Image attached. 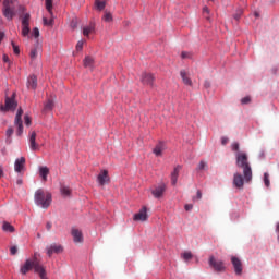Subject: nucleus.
Instances as JSON below:
<instances>
[{
	"mask_svg": "<svg viewBox=\"0 0 279 279\" xmlns=\"http://www.w3.org/2000/svg\"><path fill=\"white\" fill-rule=\"evenodd\" d=\"M236 166L240 169H243V175L245 182H252V167L250 166V161H247V154L238 153L236 154Z\"/></svg>",
	"mask_w": 279,
	"mask_h": 279,
	"instance_id": "obj_1",
	"label": "nucleus"
},
{
	"mask_svg": "<svg viewBox=\"0 0 279 279\" xmlns=\"http://www.w3.org/2000/svg\"><path fill=\"white\" fill-rule=\"evenodd\" d=\"M35 204L40 206V208H49L51 206V193L45 192L43 190H37L35 192Z\"/></svg>",
	"mask_w": 279,
	"mask_h": 279,
	"instance_id": "obj_2",
	"label": "nucleus"
},
{
	"mask_svg": "<svg viewBox=\"0 0 279 279\" xmlns=\"http://www.w3.org/2000/svg\"><path fill=\"white\" fill-rule=\"evenodd\" d=\"M2 14L7 21H12L16 16V0H4Z\"/></svg>",
	"mask_w": 279,
	"mask_h": 279,
	"instance_id": "obj_3",
	"label": "nucleus"
},
{
	"mask_svg": "<svg viewBox=\"0 0 279 279\" xmlns=\"http://www.w3.org/2000/svg\"><path fill=\"white\" fill-rule=\"evenodd\" d=\"M38 257H40V254L36 252L31 259L35 264V274H38L40 279H49L47 278V270L45 269V266L40 264V259H38Z\"/></svg>",
	"mask_w": 279,
	"mask_h": 279,
	"instance_id": "obj_4",
	"label": "nucleus"
},
{
	"mask_svg": "<svg viewBox=\"0 0 279 279\" xmlns=\"http://www.w3.org/2000/svg\"><path fill=\"white\" fill-rule=\"evenodd\" d=\"M209 267H213L214 271H217L218 274H221L226 271V265H223V262L215 258V256H210L208 259Z\"/></svg>",
	"mask_w": 279,
	"mask_h": 279,
	"instance_id": "obj_5",
	"label": "nucleus"
},
{
	"mask_svg": "<svg viewBox=\"0 0 279 279\" xmlns=\"http://www.w3.org/2000/svg\"><path fill=\"white\" fill-rule=\"evenodd\" d=\"M16 100L14 99V94L13 96L10 98V97H7L5 98V106L1 105L0 106V110L1 112H8L10 110H16Z\"/></svg>",
	"mask_w": 279,
	"mask_h": 279,
	"instance_id": "obj_6",
	"label": "nucleus"
},
{
	"mask_svg": "<svg viewBox=\"0 0 279 279\" xmlns=\"http://www.w3.org/2000/svg\"><path fill=\"white\" fill-rule=\"evenodd\" d=\"M29 19L31 15L29 13H25L24 15H22V36H29Z\"/></svg>",
	"mask_w": 279,
	"mask_h": 279,
	"instance_id": "obj_7",
	"label": "nucleus"
},
{
	"mask_svg": "<svg viewBox=\"0 0 279 279\" xmlns=\"http://www.w3.org/2000/svg\"><path fill=\"white\" fill-rule=\"evenodd\" d=\"M14 125L17 126V135L21 136L23 134V109L20 108L15 116Z\"/></svg>",
	"mask_w": 279,
	"mask_h": 279,
	"instance_id": "obj_8",
	"label": "nucleus"
},
{
	"mask_svg": "<svg viewBox=\"0 0 279 279\" xmlns=\"http://www.w3.org/2000/svg\"><path fill=\"white\" fill-rule=\"evenodd\" d=\"M47 255L51 258L53 254H62L64 252V248L60 244H51L46 247Z\"/></svg>",
	"mask_w": 279,
	"mask_h": 279,
	"instance_id": "obj_9",
	"label": "nucleus"
},
{
	"mask_svg": "<svg viewBox=\"0 0 279 279\" xmlns=\"http://www.w3.org/2000/svg\"><path fill=\"white\" fill-rule=\"evenodd\" d=\"M231 263L233 265L235 275L241 276V274H243V263L241 262V259H239V257L236 256H232Z\"/></svg>",
	"mask_w": 279,
	"mask_h": 279,
	"instance_id": "obj_10",
	"label": "nucleus"
},
{
	"mask_svg": "<svg viewBox=\"0 0 279 279\" xmlns=\"http://www.w3.org/2000/svg\"><path fill=\"white\" fill-rule=\"evenodd\" d=\"M36 271V264L32 262V259H26L24 265H22L20 271L23 276H25L28 271Z\"/></svg>",
	"mask_w": 279,
	"mask_h": 279,
	"instance_id": "obj_11",
	"label": "nucleus"
},
{
	"mask_svg": "<svg viewBox=\"0 0 279 279\" xmlns=\"http://www.w3.org/2000/svg\"><path fill=\"white\" fill-rule=\"evenodd\" d=\"M155 80L156 78L154 77V74L147 73V72L143 73L141 77L142 84H144L145 86H151V87L154 86Z\"/></svg>",
	"mask_w": 279,
	"mask_h": 279,
	"instance_id": "obj_12",
	"label": "nucleus"
},
{
	"mask_svg": "<svg viewBox=\"0 0 279 279\" xmlns=\"http://www.w3.org/2000/svg\"><path fill=\"white\" fill-rule=\"evenodd\" d=\"M245 184V180L243 179V175L241 173H234L233 174V185L235 189H243Z\"/></svg>",
	"mask_w": 279,
	"mask_h": 279,
	"instance_id": "obj_13",
	"label": "nucleus"
},
{
	"mask_svg": "<svg viewBox=\"0 0 279 279\" xmlns=\"http://www.w3.org/2000/svg\"><path fill=\"white\" fill-rule=\"evenodd\" d=\"M165 191H167V185L160 184L151 191V195L159 199V197H162V195H165Z\"/></svg>",
	"mask_w": 279,
	"mask_h": 279,
	"instance_id": "obj_14",
	"label": "nucleus"
},
{
	"mask_svg": "<svg viewBox=\"0 0 279 279\" xmlns=\"http://www.w3.org/2000/svg\"><path fill=\"white\" fill-rule=\"evenodd\" d=\"M180 171H182V166L178 165L177 167H174V169L171 173L172 186H175L178 184V178L180 177Z\"/></svg>",
	"mask_w": 279,
	"mask_h": 279,
	"instance_id": "obj_15",
	"label": "nucleus"
},
{
	"mask_svg": "<svg viewBox=\"0 0 279 279\" xmlns=\"http://www.w3.org/2000/svg\"><path fill=\"white\" fill-rule=\"evenodd\" d=\"M29 147L32 151H38L40 149V146L36 143V132L33 131L29 134Z\"/></svg>",
	"mask_w": 279,
	"mask_h": 279,
	"instance_id": "obj_16",
	"label": "nucleus"
},
{
	"mask_svg": "<svg viewBox=\"0 0 279 279\" xmlns=\"http://www.w3.org/2000/svg\"><path fill=\"white\" fill-rule=\"evenodd\" d=\"M25 169V157L17 158L14 163V171L21 173Z\"/></svg>",
	"mask_w": 279,
	"mask_h": 279,
	"instance_id": "obj_17",
	"label": "nucleus"
},
{
	"mask_svg": "<svg viewBox=\"0 0 279 279\" xmlns=\"http://www.w3.org/2000/svg\"><path fill=\"white\" fill-rule=\"evenodd\" d=\"M134 221H147V207H143L140 213L134 215Z\"/></svg>",
	"mask_w": 279,
	"mask_h": 279,
	"instance_id": "obj_18",
	"label": "nucleus"
},
{
	"mask_svg": "<svg viewBox=\"0 0 279 279\" xmlns=\"http://www.w3.org/2000/svg\"><path fill=\"white\" fill-rule=\"evenodd\" d=\"M71 234L73 236L74 243H83L84 235L82 234V232L78 229H76V228L72 229Z\"/></svg>",
	"mask_w": 279,
	"mask_h": 279,
	"instance_id": "obj_19",
	"label": "nucleus"
},
{
	"mask_svg": "<svg viewBox=\"0 0 279 279\" xmlns=\"http://www.w3.org/2000/svg\"><path fill=\"white\" fill-rule=\"evenodd\" d=\"M97 180L100 186H105L110 180V178L108 177V170H104L100 174H98Z\"/></svg>",
	"mask_w": 279,
	"mask_h": 279,
	"instance_id": "obj_20",
	"label": "nucleus"
},
{
	"mask_svg": "<svg viewBox=\"0 0 279 279\" xmlns=\"http://www.w3.org/2000/svg\"><path fill=\"white\" fill-rule=\"evenodd\" d=\"M26 86L27 88H32L33 90H36L38 86V78L36 77V75H31L28 77Z\"/></svg>",
	"mask_w": 279,
	"mask_h": 279,
	"instance_id": "obj_21",
	"label": "nucleus"
},
{
	"mask_svg": "<svg viewBox=\"0 0 279 279\" xmlns=\"http://www.w3.org/2000/svg\"><path fill=\"white\" fill-rule=\"evenodd\" d=\"M166 149L165 147V143L160 142L156 145V147L153 149V154H155V156L160 157L162 156V151Z\"/></svg>",
	"mask_w": 279,
	"mask_h": 279,
	"instance_id": "obj_22",
	"label": "nucleus"
},
{
	"mask_svg": "<svg viewBox=\"0 0 279 279\" xmlns=\"http://www.w3.org/2000/svg\"><path fill=\"white\" fill-rule=\"evenodd\" d=\"M180 75H181L182 82H183V84H185V86H193V81H191V78L186 74L185 70H181Z\"/></svg>",
	"mask_w": 279,
	"mask_h": 279,
	"instance_id": "obj_23",
	"label": "nucleus"
},
{
	"mask_svg": "<svg viewBox=\"0 0 279 279\" xmlns=\"http://www.w3.org/2000/svg\"><path fill=\"white\" fill-rule=\"evenodd\" d=\"M95 32V23H90L88 26H85L83 28V35L84 36H90V34H94Z\"/></svg>",
	"mask_w": 279,
	"mask_h": 279,
	"instance_id": "obj_24",
	"label": "nucleus"
},
{
	"mask_svg": "<svg viewBox=\"0 0 279 279\" xmlns=\"http://www.w3.org/2000/svg\"><path fill=\"white\" fill-rule=\"evenodd\" d=\"M40 50V44H36V46L31 50V60L34 61L38 58V51Z\"/></svg>",
	"mask_w": 279,
	"mask_h": 279,
	"instance_id": "obj_25",
	"label": "nucleus"
},
{
	"mask_svg": "<svg viewBox=\"0 0 279 279\" xmlns=\"http://www.w3.org/2000/svg\"><path fill=\"white\" fill-rule=\"evenodd\" d=\"M39 175L44 180V182H47V175H49V169L47 166L39 168Z\"/></svg>",
	"mask_w": 279,
	"mask_h": 279,
	"instance_id": "obj_26",
	"label": "nucleus"
},
{
	"mask_svg": "<svg viewBox=\"0 0 279 279\" xmlns=\"http://www.w3.org/2000/svg\"><path fill=\"white\" fill-rule=\"evenodd\" d=\"M50 110H53V100L48 99L46 104L44 105L43 112H50Z\"/></svg>",
	"mask_w": 279,
	"mask_h": 279,
	"instance_id": "obj_27",
	"label": "nucleus"
},
{
	"mask_svg": "<svg viewBox=\"0 0 279 279\" xmlns=\"http://www.w3.org/2000/svg\"><path fill=\"white\" fill-rule=\"evenodd\" d=\"M46 10H48L50 16H53V0H46Z\"/></svg>",
	"mask_w": 279,
	"mask_h": 279,
	"instance_id": "obj_28",
	"label": "nucleus"
},
{
	"mask_svg": "<svg viewBox=\"0 0 279 279\" xmlns=\"http://www.w3.org/2000/svg\"><path fill=\"white\" fill-rule=\"evenodd\" d=\"M2 229L4 232H14V226L7 221L3 222Z\"/></svg>",
	"mask_w": 279,
	"mask_h": 279,
	"instance_id": "obj_29",
	"label": "nucleus"
},
{
	"mask_svg": "<svg viewBox=\"0 0 279 279\" xmlns=\"http://www.w3.org/2000/svg\"><path fill=\"white\" fill-rule=\"evenodd\" d=\"M60 192L61 195H64V197H69V195H71V189H69L66 185H61Z\"/></svg>",
	"mask_w": 279,
	"mask_h": 279,
	"instance_id": "obj_30",
	"label": "nucleus"
},
{
	"mask_svg": "<svg viewBox=\"0 0 279 279\" xmlns=\"http://www.w3.org/2000/svg\"><path fill=\"white\" fill-rule=\"evenodd\" d=\"M95 7L97 10H99V12H101V10H104L106 8V1L96 0Z\"/></svg>",
	"mask_w": 279,
	"mask_h": 279,
	"instance_id": "obj_31",
	"label": "nucleus"
},
{
	"mask_svg": "<svg viewBox=\"0 0 279 279\" xmlns=\"http://www.w3.org/2000/svg\"><path fill=\"white\" fill-rule=\"evenodd\" d=\"M95 62V59H93L92 57H85L84 59V66L85 68H90L93 66V63Z\"/></svg>",
	"mask_w": 279,
	"mask_h": 279,
	"instance_id": "obj_32",
	"label": "nucleus"
},
{
	"mask_svg": "<svg viewBox=\"0 0 279 279\" xmlns=\"http://www.w3.org/2000/svg\"><path fill=\"white\" fill-rule=\"evenodd\" d=\"M181 258H183V260H185V263H189V260H191L193 258V253L184 252L183 254H181Z\"/></svg>",
	"mask_w": 279,
	"mask_h": 279,
	"instance_id": "obj_33",
	"label": "nucleus"
},
{
	"mask_svg": "<svg viewBox=\"0 0 279 279\" xmlns=\"http://www.w3.org/2000/svg\"><path fill=\"white\" fill-rule=\"evenodd\" d=\"M196 169L197 171H204V169H208V163L204 160H201Z\"/></svg>",
	"mask_w": 279,
	"mask_h": 279,
	"instance_id": "obj_34",
	"label": "nucleus"
},
{
	"mask_svg": "<svg viewBox=\"0 0 279 279\" xmlns=\"http://www.w3.org/2000/svg\"><path fill=\"white\" fill-rule=\"evenodd\" d=\"M102 21H105L106 23H111V21H112V13L106 11L105 15L102 16Z\"/></svg>",
	"mask_w": 279,
	"mask_h": 279,
	"instance_id": "obj_35",
	"label": "nucleus"
},
{
	"mask_svg": "<svg viewBox=\"0 0 279 279\" xmlns=\"http://www.w3.org/2000/svg\"><path fill=\"white\" fill-rule=\"evenodd\" d=\"M44 25H47L48 27H53V17L48 20L47 17L43 19Z\"/></svg>",
	"mask_w": 279,
	"mask_h": 279,
	"instance_id": "obj_36",
	"label": "nucleus"
},
{
	"mask_svg": "<svg viewBox=\"0 0 279 279\" xmlns=\"http://www.w3.org/2000/svg\"><path fill=\"white\" fill-rule=\"evenodd\" d=\"M264 184L265 186H267V189H269L271 182L269 181V173H264Z\"/></svg>",
	"mask_w": 279,
	"mask_h": 279,
	"instance_id": "obj_37",
	"label": "nucleus"
},
{
	"mask_svg": "<svg viewBox=\"0 0 279 279\" xmlns=\"http://www.w3.org/2000/svg\"><path fill=\"white\" fill-rule=\"evenodd\" d=\"M203 14L207 21H210V16H208V14H210V10L208 9V7L203 8Z\"/></svg>",
	"mask_w": 279,
	"mask_h": 279,
	"instance_id": "obj_38",
	"label": "nucleus"
},
{
	"mask_svg": "<svg viewBox=\"0 0 279 279\" xmlns=\"http://www.w3.org/2000/svg\"><path fill=\"white\" fill-rule=\"evenodd\" d=\"M242 15H243V9H239L236 13L233 15V19H235V21H239V19H241Z\"/></svg>",
	"mask_w": 279,
	"mask_h": 279,
	"instance_id": "obj_39",
	"label": "nucleus"
},
{
	"mask_svg": "<svg viewBox=\"0 0 279 279\" xmlns=\"http://www.w3.org/2000/svg\"><path fill=\"white\" fill-rule=\"evenodd\" d=\"M252 102V98L250 96H246L244 98L241 99V104L243 106L247 105V104H251Z\"/></svg>",
	"mask_w": 279,
	"mask_h": 279,
	"instance_id": "obj_40",
	"label": "nucleus"
},
{
	"mask_svg": "<svg viewBox=\"0 0 279 279\" xmlns=\"http://www.w3.org/2000/svg\"><path fill=\"white\" fill-rule=\"evenodd\" d=\"M82 49H84V40H80L76 44V51H82Z\"/></svg>",
	"mask_w": 279,
	"mask_h": 279,
	"instance_id": "obj_41",
	"label": "nucleus"
},
{
	"mask_svg": "<svg viewBox=\"0 0 279 279\" xmlns=\"http://www.w3.org/2000/svg\"><path fill=\"white\" fill-rule=\"evenodd\" d=\"M11 45L13 47V52L15 53V56H19V53H21L19 46L14 45V41H12Z\"/></svg>",
	"mask_w": 279,
	"mask_h": 279,
	"instance_id": "obj_42",
	"label": "nucleus"
},
{
	"mask_svg": "<svg viewBox=\"0 0 279 279\" xmlns=\"http://www.w3.org/2000/svg\"><path fill=\"white\" fill-rule=\"evenodd\" d=\"M33 36H34V38H38V36H40V31L38 29V27H35L33 29Z\"/></svg>",
	"mask_w": 279,
	"mask_h": 279,
	"instance_id": "obj_43",
	"label": "nucleus"
},
{
	"mask_svg": "<svg viewBox=\"0 0 279 279\" xmlns=\"http://www.w3.org/2000/svg\"><path fill=\"white\" fill-rule=\"evenodd\" d=\"M12 134H14V129L9 128V129L7 130V138H10V137L12 136Z\"/></svg>",
	"mask_w": 279,
	"mask_h": 279,
	"instance_id": "obj_44",
	"label": "nucleus"
},
{
	"mask_svg": "<svg viewBox=\"0 0 279 279\" xmlns=\"http://www.w3.org/2000/svg\"><path fill=\"white\" fill-rule=\"evenodd\" d=\"M25 125H32V118L29 116L24 117Z\"/></svg>",
	"mask_w": 279,
	"mask_h": 279,
	"instance_id": "obj_45",
	"label": "nucleus"
},
{
	"mask_svg": "<svg viewBox=\"0 0 279 279\" xmlns=\"http://www.w3.org/2000/svg\"><path fill=\"white\" fill-rule=\"evenodd\" d=\"M16 252H19V248L16 246H12L10 248V253H11L12 256H15Z\"/></svg>",
	"mask_w": 279,
	"mask_h": 279,
	"instance_id": "obj_46",
	"label": "nucleus"
},
{
	"mask_svg": "<svg viewBox=\"0 0 279 279\" xmlns=\"http://www.w3.org/2000/svg\"><path fill=\"white\" fill-rule=\"evenodd\" d=\"M233 151H239V143L235 142L231 145Z\"/></svg>",
	"mask_w": 279,
	"mask_h": 279,
	"instance_id": "obj_47",
	"label": "nucleus"
},
{
	"mask_svg": "<svg viewBox=\"0 0 279 279\" xmlns=\"http://www.w3.org/2000/svg\"><path fill=\"white\" fill-rule=\"evenodd\" d=\"M181 58H183V60H186V58H191V53L183 51V52L181 53Z\"/></svg>",
	"mask_w": 279,
	"mask_h": 279,
	"instance_id": "obj_48",
	"label": "nucleus"
},
{
	"mask_svg": "<svg viewBox=\"0 0 279 279\" xmlns=\"http://www.w3.org/2000/svg\"><path fill=\"white\" fill-rule=\"evenodd\" d=\"M195 199H202V191H197L196 192V197H193V201L195 202Z\"/></svg>",
	"mask_w": 279,
	"mask_h": 279,
	"instance_id": "obj_49",
	"label": "nucleus"
},
{
	"mask_svg": "<svg viewBox=\"0 0 279 279\" xmlns=\"http://www.w3.org/2000/svg\"><path fill=\"white\" fill-rule=\"evenodd\" d=\"M2 60H3V62H5L7 64H10V57H8V54H3Z\"/></svg>",
	"mask_w": 279,
	"mask_h": 279,
	"instance_id": "obj_50",
	"label": "nucleus"
},
{
	"mask_svg": "<svg viewBox=\"0 0 279 279\" xmlns=\"http://www.w3.org/2000/svg\"><path fill=\"white\" fill-rule=\"evenodd\" d=\"M184 209H185L186 211L193 210V204H186V205L184 206Z\"/></svg>",
	"mask_w": 279,
	"mask_h": 279,
	"instance_id": "obj_51",
	"label": "nucleus"
},
{
	"mask_svg": "<svg viewBox=\"0 0 279 279\" xmlns=\"http://www.w3.org/2000/svg\"><path fill=\"white\" fill-rule=\"evenodd\" d=\"M270 72L272 75H276V73H278V66L271 68Z\"/></svg>",
	"mask_w": 279,
	"mask_h": 279,
	"instance_id": "obj_52",
	"label": "nucleus"
},
{
	"mask_svg": "<svg viewBox=\"0 0 279 279\" xmlns=\"http://www.w3.org/2000/svg\"><path fill=\"white\" fill-rule=\"evenodd\" d=\"M4 38H5V33L0 31V43H3Z\"/></svg>",
	"mask_w": 279,
	"mask_h": 279,
	"instance_id": "obj_53",
	"label": "nucleus"
},
{
	"mask_svg": "<svg viewBox=\"0 0 279 279\" xmlns=\"http://www.w3.org/2000/svg\"><path fill=\"white\" fill-rule=\"evenodd\" d=\"M221 143H222V145H227L228 144V137H222Z\"/></svg>",
	"mask_w": 279,
	"mask_h": 279,
	"instance_id": "obj_54",
	"label": "nucleus"
},
{
	"mask_svg": "<svg viewBox=\"0 0 279 279\" xmlns=\"http://www.w3.org/2000/svg\"><path fill=\"white\" fill-rule=\"evenodd\" d=\"M51 228H52L51 222H47V223H46V229L49 231V230H51Z\"/></svg>",
	"mask_w": 279,
	"mask_h": 279,
	"instance_id": "obj_55",
	"label": "nucleus"
},
{
	"mask_svg": "<svg viewBox=\"0 0 279 279\" xmlns=\"http://www.w3.org/2000/svg\"><path fill=\"white\" fill-rule=\"evenodd\" d=\"M0 178H3V168L0 167Z\"/></svg>",
	"mask_w": 279,
	"mask_h": 279,
	"instance_id": "obj_56",
	"label": "nucleus"
},
{
	"mask_svg": "<svg viewBox=\"0 0 279 279\" xmlns=\"http://www.w3.org/2000/svg\"><path fill=\"white\" fill-rule=\"evenodd\" d=\"M205 87H206V88H210V83L206 82V83H205Z\"/></svg>",
	"mask_w": 279,
	"mask_h": 279,
	"instance_id": "obj_57",
	"label": "nucleus"
},
{
	"mask_svg": "<svg viewBox=\"0 0 279 279\" xmlns=\"http://www.w3.org/2000/svg\"><path fill=\"white\" fill-rule=\"evenodd\" d=\"M276 232H278V234H279V222L277 223Z\"/></svg>",
	"mask_w": 279,
	"mask_h": 279,
	"instance_id": "obj_58",
	"label": "nucleus"
},
{
	"mask_svg": "<svg viewBox=\"0 0 279 279\" xmlns=\"http://www.w3.org/2000/svg\"><path fill=\"white\" fill-rule=\"evenodd\" d=\"M17 184H23V180H22V179H19V180H17Z\"/></svg>",
	"mask_w": 279,
	"mask_h": 279,
	"instance_id": "obj_59",
	"label": "nucleus"
},
{
	"mask_svg": "<svg viewBox=\"0 0 279 279\" xmlns=\"http://www.w3.org/2000/svg\"><path fill=\"white\" fill-rule=\"evenodd\" d=\"M254 14H255L256 19H258V16H260V14L258 12H255Z\"/></svg>",
	"mask_w": 279,
	"mask_h": 279,
	"instance_id": "obj_60",
	"label": "nucleus"
},
{
	"mask_svg": "<svg viewBox=\"0 0 279 279\" xmlns=\"http://www.w3.org/2000/svg\"><path fill=\"white\" fill-rule=\"evenodd\" d=\"M278 241H279V235H278Z\"/></svg>",
	"mask_w": 279,
	"mask_h": 279,
	"instance_id": "obj_61",
	"label": "nucleus"
}]
</instances>
